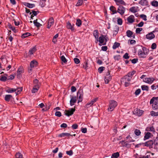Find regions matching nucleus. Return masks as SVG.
<instances>
[{"label":"nucleus","instance_id":"f257e3e1","mask_svg":"<svg viewBox=\"0 0 158 158\" xmlns=\"http://www.w3.org/2000/svg\"><path fill=\"white\" fill-rule=\"evenodd\" d=\"M137 53L139 57L145 58L148 54L149 50L146 48L141 46L139 47Z\"/></svg>","mask_w":158,"mask_h":158},{"label":"nucleus","instance_id":"f03ea898","mask_svg":"<svg viewBox=\"0 0 158 158\" xmlns=\"http://www.w3.org/2000/svg\"><path fill=\"white\" fill-rule=\"evenodd\" d=\"M150 103L152 104V107L153 110H157L158 108V97H153L150 100Z\"/></svg>","mask_w":158,"mask_h":158},{"label":"nucleus","instance_id":"7ed1b4c3","mask_svg":"<svg viewBox=\"0 0 158 158\" xmlns=\"http://www.w3.org/2000/svg\"><path fill=\"white\" fill-rule=\"evenodd\" d=\"M118 103L117 102L114 100H111L110 101L109 106L108 110L112 111L117 106Z\"/></svg>","mask_w":158,"mask_h":158},{"label":"nucleus","instance_id":"20e7f679","mask_svg":"<svg viewBox=\"0 0 158 158\" xmlns=\"http://www.w3.org/2000/svg\"><path fill=\"white\" fill-rule=\"evenodd\" d=\"M131 80V79L125 76L122 78L121 81L122 83H124L125 87H127L130 84V81Z\"/></svg>","mask_w":158,"mask_h":158},{"label":"nucleus","instance_id":"39448f33","mask_svg":"<svg viewBox=\"0 0 158 158\" xmlns=\"http://www.w3.org/2000/svg\"><path fill=\"white\" fill-rule=\"evenodd\" d=\"M77 95L78 98V103L82 102L83 98V92L82 90L80 89L77 93Z\"/></svg>","mask_w":158,"mask_h":158},{"label":"nucleus","instance_id":"423d86ee","mask_svg":"<svg viewBox=\"0 0 158 158\" xmlns=\"http://www.w3.org/2000/svg\"><path fill=\"white\" fill-rule=\"evenodd\" d=\"M153 140H150L144 143H142V144L143 146L148 147L150 148H153Z\"/></svg>","mask_w":158,"mask_h":158},{"label":"nucleus","instance_id":"0eeeda50","mask_svg":"<svg viewBox=\"0 0 158 158\" xmlns=\"http://www.w3.org/2000/svg\"><path fill=\"white\" fill-rule=\"evenodd\" d=\"M126 8L121 5H119L118 7L117 12H118L121 15H123L126 11Z\"/></svg>","mask_w":158,"mask_h":158},{"label":"nucleus","instance_id":"6e6552de","mask_svg":"<svg viewBox=\"0 0 158 158\" xmlns=\"http://www.w3.org/2000/svg\"><path fill=\"white\" fill-rule=\"evenodd\" d=\"M155 80V78L153 77H146L143 79V81L146 83L151 84Z\"/></svg>","mask_w":158,"mask_h":158},{"label":"nucleus","instance_id":"1a4fd4ad","mask_svg":"<svg viewBox=\"0 0 158 158\" xmlns=\"http://www.w3.org/2000/svg\"><path fill=\"white\" fill-rule=\"evenodd\" d=\"M133 113L135 115L138 116H140L143 114V111L139 109L136 108L134 110Z\"/></svg>","mask_w":158,"mask_h":158},{"label":"nucleus","instance_id":"9d476101","mask_svg":"<svg viewBox=\"0 0 158 158\" xmlns=\"http://www.w3.org/2000/svg\"><path fill=\"white\" fill-rule=\"evenodd\" d=\"M98 98H95L89 102L85 106V108H88L90 106H92L94 103H95L97 101Z\"/></svg>","mask_w":158,"mask_h":158},{"label":"nucleus","instance_id":"9b49d317","mask_svg":"<svg viewBox=\"0 0 158 158\" xmlns=\"http://www.w3.org/2000/svg\"><path fill=\"white\" fill-rule=\"evenodd\" d=\"M75 110V109L73 108H70L68 110H66L65 114L68 116H69L73 114Z\"/></svg>","mask_w":158,"mask_h":158},{"label":"nucleus","instance_id":"f8f14e48","mask_svg":"<svg viewBox=\"0 0 158 158\" xmlns=\"http://www.w3.org/2000/svg\"><path fill=\"white\" fill-rule=\"evenodd\" d=\"M155 32V31H154L147 34L146 35V39L148 40H151L154 38L155 37V35L153 33Z\"/></svg>","mask_w":158,"mask_h":158},{"label":"nucleus","instance_id":"ddd939ff","mask_svg":"<svg viewBox=\"0 0 158 158\" xmlns=\"http://www.w3.org/2000/svg\"><path fill=\"white\" fill-rule=\"evenodd\" d=\"M74 25L73 24H71L69 22H67L66 23V27L67 29H70L72 31H75L74 27Z\"/></svg>","mask_w":158,"mask_h":158},{"label":"nucleus","instance_id":"4468645a","mask_svg":"<svg viewBox=\"0 0 158 158\" xmlns=\"http://www.w3.org/2000/svg\"><path fill=\"white\" fill-rule=\"evenodd\" d=\"M111 79V77L110 75L109 72H108L105 77L104 81L105 84H108Z\"/></svg>","mask_w":158,"mask_h":158},{"label":"nucleus","instance_id":"2eb2a0df","mask_svg":"<svg viewBox=\"0 0 158 158\" xmlns=\"http://www.w3.org/2000/svg\"><path fill=\"white\" fill-rule=\"evenodd\" d=\"M70 98L71 99L70 101V105L71 106H72L77 102V98L76 96L73 97L72 95H70Z\"/></svg>","mask_w":158,"mask_h":158},{"label":"nucleus","instance_id":"dca6fc26","mask_svg":"<svg viewBox=\"0 0 158 158\" xmlns=\"http://www.w3.org/2000/svg\"><path fill=\"white\" fill-rule=\"evenodd\" d=\"M139 4L144 6H147L149 4L148 0H140L139 2Z\"/></svg>","mask_w":158,"mask_h":158},{"label":"nucleus","instance_id":"f3484780","mask_svg":"<svg viewBox=\"0 0 158 158\" xmlns=\"http://www.w3.org/2000/svg\"><path fill=\"white\" fill-rule=\"evenodd\" d=\"M144 135H145L143 138L144 140L148 139L153 136V135L149 132H145L144 133Z\"/></svg>","mask_w":158,"mask_h":158},{"label":"nucleus","instance_id":"a211bd4d","mask_svg":"<svg viewBox=\"0 0 158 158\" xmlns=\"http://www.w3.org/2000/svg\"><path fill=\"white\" fill-rule=\"evenodd\" d=\"M5 100L7 102L10 101L11 102L13 99L12 96L10 94H7L5 95L4 97Z\"/></svg>","mask_w":158,"mask_h":158},{"label":"nucleus","instance_id":"6ab92c4d","mask_svg":"<svg viewBox=\"0 0 158 158\" xmlns=\"http://www.w3.org/2000/svg\"><path fill=\"white\" fill-rule=\"evenodd\" d=\"M128 23H132L135 21V17L133 15H131L127 18Z\"/></svg>","mask_w":158,"mask_h":158},{"label":"nucleus","instance_id":"aec40b11","mask_svg":"<svg viewBox=\"0 0 158 158\" xmlns=\"http://www.w3.org/2000/svg\"><path fill=\"white\" fill-rule=\"evenodd\" d=\"M153 148L158 151V137H156L153 141Z\"/></svg>","mask_w":158,"mask_h":158},{"label":"nucleus","instance_id":"412c9836","mask_svg":"<svg viewBox=\"0 0 158 158\" xmlns=\"http://www.w3.org/2000/svg\"><path fill=\"white\" fill-rule=\"evenodd\" d=\"M54 23V21L53 18H50L48 22L47 28H50L51 26L53 25Z\"/></svg>","mask_w":158,"mask_h":158},{"label":"nucleus","instance_id":"4be33fe9","mask_svg":"<svg viewBox=\"0 0 158 158\" xmlns=\"http://www.w3.org/2000/svg\"><path fill=\"white\" fill-rule=\"evenodd\" d=\"M38 65L37 62L35 60L31 61L30 63L31 68H33L34 67H36Z\"/></svg>","mask_w":158,"mask_h":158},{"label":"nucleus","instance_id":"5701e85b","mask_svg":"<svg viewBox=\"0 0 158 158\" xmlns=\"http://www.w3.org/2000/svg\"><path fill=\"white\" fill-rule=\"evenodd\" d=\"M127 36L130 38H134L135 36L133 35V32L130 30H128L126 32Z\"/></svg>","mask_w":158,"mask_h":158},{"label":"nucleus","instance_id":"b1692460","mask_svg":"<svg viewBox=\"0 0 158 158\" xmlns=\"http://www.w3.org/2000/svg\"><path fill=\"white\" fill-rule=\"evenodd\" d=\"M36 51V49L35 47L31 48L28 52L29 56H31Z\"/></svg>","mask_w":158,"mask_h":158},{"label":"nucleus","instance_id":"393cba45","mask_svg":"<svg viewBox=\"0 0 158 158\" xmlns=\"http://www.w3.org/2000/svg\"><path fill=\"white\" fill-rule=\"evenodd\" d=\"M136 73V71L135 70H133L132 71L129 72L127 74L125 75L128 78L131 79L133 75Z\"/></svg>","mask_w":158,"mask_h":158},{"label":"nucleus","instance_id":"a878e982","mask_svg":"<svg viewBox=\"0 0 158 158\" xmlns=\"http://www.w3.org/2000/svg\"><path fill=\"white\" fill-rule=\"evenodd\" d=\"M99 33L98 30H95L94 31L93 35L96 40V43L98 41Z\"/></svg>","mask_w":158,"mask_h":158},{"label":"nucleus","instance_id":"bb28decb","mask_svg":"<svg viewBox=\"0 0 158 158\" xmlns=\"http://www.w3.org/2000/svg\"><path fill=\"white\" fill-rule=\"evenodd\" d=\"M145 130L147 131H151L153 133H154L155 132V129L153 126L147 127Z\"/></svg>","mask_w":158,"mask_h":158},{"label":"nucleus","instance_id":"cd10ccee","mask_svg":"<svg viewBox=\"0 0 158 158\" xmlns=\"http://www.w3.org/2000/svg\"><path fill=\"white\" fill-rule=\"evenodd\" d=\"M24 69L23 67L22 66H20L18 68L17 71V76L18 75H20L23 72Z\"/></svg>","mask_w":158,"mask_h":158},{"label":"nucleus","instance_id":"c85d7f7f","mask_svg":"<svg viewBox=\"0 0 158 158\" xmlns=\"http://www.w3.org/2000/svg\"><path fill=\"white\" fill-rule=\"evenodd\" d=\"M114 1L116 3V4L118 6H119V4L126 5L125 2L122 0H114Z\"/></svg>","mask_w":158,"mask_h":158},{"label":"nucleus","instance_id":"c756f323","mask_svg":"<svg viewBox=\"0 0 158 158\" xmlns=\"http://www.w3.org/2000/svg\"><path fill=\"white\" fill-rule=\"evenodd\" d=\"M105 37L103 35H102V36L99 37V38L98 39V41L100 44H103L104 42V41L105 39L106 40Z\"/></svg>","mask_w":158,"mask_h":158},{"label":"nucleus","instance_id":"7c9ffc66","mask_svg":"<svg viewBox=\"0 0 158 158\" xmlns=\"http://www.w3.org/2000/svg\"><path fill=\"white\" fill-rule=\"evenodd\" d=\"M70 134L68 133H63L61 134H59L58 135V137H63L64 136H71Z\"/></svg>","mask_w":158,"mask_h":158},{"label":"nucleus","instance_id":"2f4dec72","mask_svg":"<svg viewBox=\"0 0 158 158\" xmlns=\"http://www.w3.org/2000/svg\"><path fill=\"white\" fill-rule=\"evenodd\" d=\"M110 10L113 13L111 14H114L117 13L116 8L114 6H111L110 7Z\"/></svg>","mask_w":158,"mask_h":158},{"label":"nucleus","instance_id":"473e14b6","mask_svg":"<svg viewBox=\"0 0 158 158\" xmlns=\"http://www.w3.org/2000/svg\"><path fill=\"white\" fill-rule=\"evenodd\" d=\"M134 134L137 136H139L140 135L141 132L140 131L137 129H135L134 130Z\"/></svg>","mask_w":158,"mask_h":158},{"label":"nucleus","instance_id":"72a5a7b5","mask_svg":"<svg viewBox=\"0 0 158 158\" xmlns=\"http://www.w3.org/2000/svg\"><path fill=\"white\" fill-rule=\"evenodd\" d=\"M129 10L131 12L135 13L137 11V7L133 6Z\"/></svg>","mask_w":158,"mask_h":158},{"label":"nucleus","instance_id":"f704fd0d","mask_svg":"<svg viewBox=\"0 0 158 158\" xmlns=\"http://www.w3.org/2000/svg\"><path fill=\"white\" fill-rule=\"evenodd\" d=\"M76 24L78 27H80L82 24L81 20L79 19H77L76 20Z\"/></svg>","mask_w":158,"mask_h":158},{"label":"nucleus","instance_id":"c9c22d12","mask_svg":"<svg viewBox=\"0 0 158 158\" xmlns=\"http://www.w3.org/2000/svg\"><path fill=\"white\" fill-rule=\"evenodd\" d=\"M24 5L26 6L31 8L34 7L35 6V5L34 4H31L28 3H25L24 4Z\"/></svg>","mask_w":158,"mask_h":158},{"label":"nucleus","instance_id":"e433bc0d","mask_svg":"<svg viewBox=\"0 0 158 158\" xmlns=\"http://www.w3.org/2000/svg\"><path fill=\"white\" fill-rule=\"evenodd\" d=\"M119 156V152H117L113 153L111 156V158H118Z\"/></svg>","mask_w":158,"mask_h":158},{"label":"nucleus","instance_id":"4c0bfd02","mask_svg":"<svg viewBox=\"0 0 158 158\" xmlns=\"http://www.w3.org/2000/svg\"><path fill=\"white\" fill-rule=\"evenodd\" d=\"M34 86H39L40 84L39 83L38 80L37 79H35L33 81Z\"/></svg>","mask_w":158,"mask_h":158},{"label":"nucleus","instance_id":"58836bf2","mask_svg":"<svg viewBox=\"0 0 158 158\" xmlns=\"http://www.w3.org/2000/svg\"><path fill=\"white\" fill-rule=\"evenodd\" d=\"M120 43L118 42H115L113 46V48L114 49H115L117 48H118L119 46H120Z\"/></svg>","mask_w":158,"mask_h":158},{"label":"nucleus","instance_id":"ea45409f","mask_svg":"<svg viewBox=\"0 0 158 158\" xmlns=\"http://www.w3.org/2000/svg\"><path fill=\"white\" fill-rule=\"evenodd\" d=\"M151 5L153 6L157 7L158 6V2L156 1H153L151 2Z\"/></svg>","mask_w":158,"mask_h":158},{"label":"nucleus","instance_id":"a19ab883","mask_svg":"<svg viewBox=\"0 0 158 158\" xmlns=\"http://www.w3.org/2000/svg\"><path fill=\"white\" fill-rule=\"evenodd\" d=\"M142 89L143 91H148L149 90V87L147 85H142L141 86Z\"/></svg>","mask_w":158,"mask_h":158},{"label":"nucleus","instance_id":"79ce46f5","mask_svg":"<svg viewBox=\"0 0 158 158\" xmlns=\"http://www.w3.org/2000/svg\"><path fill=\"white\" fill-rule=\"evenodd\" d=\"M31 35L30 33L29 32H26L23 34L21 35V37L22 38H24L27 37Z\"/></svg>","mask_w":158,"mask_h":158},{"label":"nucleus","instance_id":"37998d69","mask_svg":"<svg viewBox=\"0 0 158 158\" xmlns=\"http://www.w3.org/2000/svg\"><path fill=\"white\" fill-rule=\"evenodd\" d=\"M39 88V86H34L33 89L31 90L32 93H34L37 91Z\"/></svg>","mask_w":158,"mask_h":158},{"label":"nucleus","instance_id":"c03bdc74","mask_svg":"<svg viewBox=\"0 0 158 158\" xmlns=\"http://www.w3.org/2000/svg\"><path fill=\"white\" fill-rule=\"evenodd\" d=\"M33 23L37 27H39L40 26L41 24L37 22V19L33 21Z\"/></svg>","mask_w":158,"mask_h":158},{"label":"nucleus","instance_id":"a18cd8bd","mask_svg":"<svg viewBox=\"0 0 158 158\" xmlns=\"http://www.w3.org/2000/svg\"><path fill=\"white\" fill-rule=\"evenodd\" d=\"M6 92L8 93H12L16 91L15 89H10L6 90Z\"/></svg>","mask_w":158,"mask_h":158},{"label":"nucleus","instance_id":"49530a36","mask_svg":"<svg viewBox=\"0 0 158 158\" xmlns=\"http://www.w3.org/2000/svg\"><path fill=\"white\" fill-rule=\"evenodd\" d=\"M15 157L16 158H23L22 155L19 152L16 154L15 155Z\"/></svg>","mask_w":158,"mask_h":158},{"label":"nucleus","instance_id":"de8ad7c7","mask_svg":"<svg viewBox=\"0 0 158 158\" xmlns=\"http://www.w3.org/2000/svg\"><path fill=\"white\" fill-rule=\"evenodd\" d=\"M105 68L104 67L102 66L99 67L98 69V72L99 73H101L102 71L104 70Z\"/></svg>","mask_w":158,"mask_h":158},{"label":"nucleus","instance_id":"09e8293b","mask_svg":"<svg viewBox=\"0 0 158 158\" xmlns=\"http://www.w3.org/2000/svg\"><path fill=\"white\" fill-rule=\"evenodd\" d=\"M83 2V1L82 0H78L76 4V6H80L82 4Z\"/></svg>","mask_w":158,"mask_h":158},{"label":"nucleus","instance_id":"8fccbe9b","mask_svg":"<svg viewBox=\"0 0 158 158\" xmlns=\"http://www.w3.org/2000/svg\"><path fill=\"white\" fill-rule=\"evenodd\" d=\"M9 28L11 30L13 31L14 32H15L16 31V30L15 29V28L12 26L10 24L9 25Z\"/></svg>","mask_w":158,"mask_h":158},{"label":"nucleus","instance_id":"3c124183","mask_svg":"<svg viewBox=\"0 0 158 158\" xmlns=\"http://www.w3.org/2000/svg\"><path fill=\"white\" fill-rule=\"evenodd\" d=\"M61 60L64 63H66L67 62V59L64 56H62L61 57Z\"/></svg>","mask_w":158,"mask_h":158},{"label":"nucleus","instance_id":"603ef678","mask_svg":"<svg viewBox=\"0 0 158 158\" xmlns=\"http://www.w3.org/2000/svg\"><path fill=\"white\" fill-rule=\"evenodd\" d=\"M120 143H121L123 146L127 147L128 144L127 143L124 141L122 140L120 142Z\"/></svg>","mask_w":158,"mask_h":158},{"label":"nucleus","instance_id":"864d4df0","mask_svg":"<svg viewBox=\"0 0 158 158\" xmlns=\"http://www.w3.org/2000/svg\"><path fill=\"white\" fill-rule=\"evenodd\" d=\"M15 89L16 90V91H15L16 93L18 94L22 90V87H19Z\"/></svg>","mask_w":158,"mask_h":158},{"label":"nucleus","instance_id":"5fc2aeb1","mask_svg":"<svg viewBox=\"0 0 158 158\" xmlns=\"http://www.w3.org/2000/svg\"><path fill=\"white\" fill-rule=\"evenodd\" d=\"M141 92V89H137L135 91V94L136 96L139 95V94Z\"/></svg>","mask_w":158,"mask_h":158},{"label":"nucleus","instance_id":"6e6d98bb","mask_svg":"<svg viewBox=\"0 0 158 158\" xmlns=\"http://www.w3.org/2000/svg\"><path fill=\"white\" fill-rule=\"evenodd\" d=\"M117 23L118 24L120 25H121L122 24L123 21L122 20L121 18H118L117 19Z\"/></svg>","mask_w":158,"mask_h":158},{"label":"nucleus","instance_id":"4d7b16f0","mask_svg":"<svg viewBox=\"0 0 158 158\" xmlns=\"http://www.w3.org/2000/svg\"><path fill=\"white\" fill-rule=\"evenodd\" d=\"M66 153L68 155L70 156H72L73 154V151L72 150H70L69 151H66Z\"/></svg>","mask_w":158,"mask_h":158},{"label":"nucleus","instance_id":"13d9d810","mask_svg":"<svg viewBox=\"0 0 158 158\" xmlns=\"http://www.w3.org/2000/svg\"><path fill=\"white\" fill-rule=\"evenodd\" d=\"M74 61L76 64H78L80 63L79 59L77 58H74Z\"/></svg>","mask_w":158,"mask_h":158},{"label":"nucleus","instance_id":"bf43d9fd","mask_svg":"<svg viewBox=\"0 0 158 158\" xmlns=\"http://www.w3.org/2000/svg\"><path fill=\"white\" fill-rule=\"evenodd\" d=\"M140 17L142 18L143 19L144 21H146L147 19L146 18V16L145 15L142 14L140 15Z\"/></svg>","mask_w":158,"mask_h":158},{"label":"nucleus","instance_id":"052dcab7","mask_svg":"<svg viewBox=\"0 0 158 158\" xmlns=\"http://www.w3.org/2000/svg\"><path fill=\"white\" fill-rule=\"evenodd\" d=\"M6 79L7 78L5 76H2L0 78V80L2 81H6Z\"/></svg>","mask_w":158,"mask_h":158},{"label":"nucleus","instance_id":"680f3d73","mask_svg":"<svg viewBox=\"0 0 158 158\" xmlns=\"http://www.w3.org/2000/svg\"><path fill=\"white\" fill-rule=\"evenodd\" d=\"M156 44L155 43H153L151 45V48L152 49H156Z\"/></svg>","mask_w":158,"mask_h":158},{"label":"nucleus","instance_id":"e2e57ef3","mask_svg":"<svg viewBox=\"0 0 158 158\" xmlns=\"http://www.w3.org/2000/svg\"><path fill=\"white\" fill-rule=\"evenodd\" d=\"M55 115L56 116L58 117H60L61 116V113L60 111H56L55 113Z\"/></svg>","mask_w":158,"mask_h":158},{"label":"nucleus","instance_id":"0e129e2a","mask_svg":"<svg viewBox=\"0 0 158 158\" xmlns=\"http://www.w3.org/2000/svg\"><path fill=\"white\" fill-rule=\"evenodd\" d=\"M142 28H137L136 29V32L137 33H139L142 30Z\"/></svg>","mask_w":158,"mask_h":158},{"label":"nucleus","instance_id":"69168bd1","mask_svg":"<svg viewBox=\"0 0 158 158\" xmlns=\"http://www.w3.org/2000/svg\"><path fill=\"white\" fill-rule=\"evenodd\" d=\"M71 127L73 129H76L78 128V125L76 124H73Z\"/></svg>","mask_w":158,"mask_h":158},{"label":"nucleus","instance_id":"338daca9","mask_svg":"<svg viewBox=\"0 0 158 158\" xmlns=\"http://www.w3.org/2000/svg\"><path fill=\"white\" fill-rule=\"evenodd\" d=\"M151 114L152 116H157L156 112L153 111H152L151 112Z\"/></svg>","mask_w":158,"mask_h":158},{"label":"nucleus","instance_id":"774afa93","mask_svg":"<svg viewBox=\"0 0 158 158\" xmlns=\"http://www.w3.org/2000/svg\"><path fill=\"white\" fill-rule=\"evenodd\" d=\"M81 131L82 133H85L87 132V129L86 128H82L81 129Z\"/></svg>","mask_w":158,"mask_h":158}]
</instances>
